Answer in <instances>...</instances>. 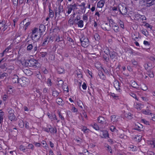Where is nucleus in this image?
<instances>
[{"label": "nucleus", "instance_id": "18", "mask_svg": "<svg viewBox=\"0 0 155 155\" xmlns=\"http://www.w3.org/2000/svg\"><path fill=\"white\" fill-rule=\"evenodd\" d=\"M111 11L112 13H114L115 14H117L119 12L118 10V5L117 6H114L110 8Z\"/></svg>", "mask_w": 155, "mask_h": 155}, {"label": "nucleus", "instance_id": "16", "mask_svg": "<svg viewBox=\"0 0 155 155\" xmlns=\"http://www.w3.org/2000/svg\"><path fill=\"white\" fill-rule=\"evenodd\" d=\"M117 53L114 51L111 52L109 54L110 59L114 60V61H115V59L117 58Z\"/></svg>", "mask_w": 155, "mask_h": 155}, {"label": "nucleus", "instance_id": "40", "mask_svg": "<svg viewBox=\"0 0 155 155\" xmlns=\"http://www.w3.org/2000/svg\"><path fill=\"white\" fill-rule=\"evenodd\" d=\"M50 132L51 133H56L57 130L56 128L51 127L49 128Z\"/></svg>", "mask_w": 155, "mask_h": 155}, {"label": "nucleus", "instance_id": "64", "mask_svg": "<svg viewBox=\"0 0 155 155\" xmlns=\"http://www.w3.org/2000/svg\"><path fill=\"white\" fill-rule=\"evenodd\" d=\"M63 40V39L62 38H61V39H60V36L59 35L58 36L56 39V41L59 42L60 41H61Z\"/></svg>", "mask_w": 155, "mask_h": 155}, {"label": "nucleus", "instance_id": "54", "mask_svg": "<svg viewBox=\"0 0 155 155\" xmlns=\"http://www.w3.org/2000/svg\"><path fill=\"white\" fill-rule=\"evenodd\" d=\"M132 64L134 66H137L138 64L137 62L135 61L134 59H133L131 61Z\"/></svg>", "mask_w": 155, "mask_h": 155}, {"label": "nucleus", "instance_id": "2", "mask_svg": "<svg viewBox=\"0 0 155 155\" xmlns=\"http://www.w3.org/2000/svg\"><path fill=\"white\" fill-rule=\"evenodd\" d=\"M77 4L75 3H72V4H68L67 6V12L68 15H66V13L65 14L66 16H68L69 15L71 12L72 11H74L77 9Z\"/></svg>", "mask_w": 155, "mask_h": 155}, {"label": "nucleus", "instance_id": "27", "mask_svg": "<svg viewBox=\"0 0 155 155\" xmlns=\"http://www.w3.org/2000/svg\"><path fill=\"white\" fill-rule=\"evenodd\" d=\"M105 147L107 148L106 150L107 151L110 152L111 154L112 153V150L110 146L107 144H105Z\"/></svg>", "mask_w": 155, "mask_h": 155}, {"label": "nucleus", "instance_id": "22", "mask_svg": "<svg viewBox=\"0 0 155 155\" xmlns=\"http://www.w3.org/2000/svg\"><path fill=\"white\" fill-rule=\"evenodd\" d=\"M49 37L48 36L46 37L44 39V41L42 43L41 46H44L48 45V43Z\"/></svg>", "mask_w": 155, "mask_h": 155}, {"label": "nucleus", "instance_id": "35", "mask_svg": "<svg viewBox=\"0 0 155 155\" xmlns=\"http://www.w3.org/2000/svg\"><path fill=\"white\" fill-rule=\"evenodd\" d=\"M118 23L121 28L123 29H124V23L122 21L120 20H119L118 21Z\"/></svg>", "mask_w": 155, "mask_h": 155}, {"label": "nucleus", "instance_id": "3", "mask_svg": "<svg viewBox=\"0 0 155 155\" xmlns=\"http://www.w3.org/2000/svg\"><path fill=\"white\" fill-rule=\"evenodd\" d=\"M7 111L8 113V119L11 121L15 120L16 117L14 114V110L12 108L9 107Z\"/></svg>", "mask_w": 155, "mask_h": 155}, {"label": "nucleus", "instance_id": "14", "mask_svg": "<svg viewBox=\"0 0 155 155\" xmlns=\"http://www.w3.org/2000/svg\"><path fill=\"white\" fill-rule=\"evenodd\" d=\"M48 116L49 118L51 120H56L57 123L59 122L60 120L58 119L56 115L55 114L53 115L51 114L50 113L48 114Z\"/></svg>", "mask_w": 155, "mask_h": 155}, {"label": "nucleus", "instance_id": "7", "mask_svg": "<svg viewBox=\"0 0 155 155\" xmlns=\"http://www.w3.org/2000/svg\"><path fill=\"white\" fill-rule=\"evenodd\" d=\"M134 17L135 20L139 21L146 20V18L145 16L141 15L139 14H135L134 15Z\"/></svg>", "mask_w": 155, "mask_h": 155}, {"label": "nucleus", "instance_id": "46", "mask_svg": "<svg viewBox=\"0 0 155 155\" xmlns=\"http://www.w3.org/2000/svg\"><path fill=\"white\" fill-rule=\"evenodd\" d=\"M81 130L85 133H88L89 130L88 129H87L86 127H84L81 129Z\"/></svg>", "mask_w": 155, "mask_h": 155}, {"label": "nucleus", "instance_id": "62", "mask_svg": "<svg viewBox=\"0 0 155 155\" xmlns=\"http://www.w3.org/2000/svg\"><path fill=\"white\" fill-rule=\"evenodd\" d=\"M83 19L84 20L87 21L88 20V17L87 15H86V14L83 15Z\"/></svg>", "mask_w": 155, "mask_h": 155}, {"label": "nucleus", "instance_id": "36", "mask_svg": "<svg viewBox=\"0 0 155 155\" xmlns=\"http://www.w3.org/2000/svg\"><path fill=\"white\" fill-rule=\"evenodd\" d=\"M26 146H24L22 145H21L19 146V149L20 150L23 151L24 152H26V149H27Z\"/></svg>", "mask_w": 155, "mask_h": 155}, {"label": "nucleus", "instance_id": "43", "mask_svg": "<svg viewBox=\"0 0 155 155\" xmlns=\"http://www.w3.org/2000/svg\"><path fill=\"white\" fill-rule=\"evenodd\" d=\"M111 52V51H110L109 48L107 47L105 48L104 52L107 55H108L109 54H110Z\"/></svg>", "mask_w": 155, "mask_h": 155}, {"label": "nucleus", "instance_id": "24", "mask_svg": "<svg viewBox=\"0 0 155 155\" xmlns=\"http://www.w3.org/2000/svg\"><path fill=\"white\" fill-rule=\"evenodd\" d=\"M8 76V74L6 73H0V80L5 79Z\"/></svg>", "mask_w": 155, "mask_h": 155}, {"label": "nucleus", "instance_id": "34", "mask_svg": "<svg viewBox=\"0 0 155 155\" xmlns=\"http://www.w3.org/2000/svg\"><path fill=\"white\" fill-rule=\"evenodd\" d=\"M98 75L103 80H105V79L106 77L102 71H99L98 73Z\"/></svg>", "mask_w": 155, "mask_h": 155}, {"label": "nucleus", "instance_id": "44", "mask_svg": "<svg viewBox=\"0 0 155 155\" xmlns=\"http://www.w3.org/2000/svg\"><path fill=\"white\" fill-rule=\"evenodd\" d=\"M92 127L95 129L96 130H99V127L97 124L94 123L93 124L91 125Z\"/></svg>", "mask_w": 155, "mask_h": 155}, {"label": "nucleus", "instance_id": "9", "mask_svg": "<svg viewBox=\"0 0 155 155\" xmlns=\"http://www.w3.org/2000/svg\"><path fill=\"white\" fill-rule=\"evenodd\" d=\"M101 28L105 31H109L111 29V26L107 23H104L101 25Z\"/></svg>", "mask_w": 155, "mask_h": 155}, {"label": "nucleus", "instance_id": "53", "mask_svg": "<svg viewBox=\"0 0 155 155\" xmlns=\"http://www.w3.org/2000/svg\"><path fill=\"white\" fill-rule=\"evenodd\" d=\"M7 66V64L6 63H4L0 65V68L2 69H5L6 68Z\"/></svg>", "mask_w": 155, "mask_h": 155}, {"label": "nucleus", "instance_id": "17", "mask_svg": "<svg viewBox=\"0 0 155 155\" xmlns=\"http://www.w3.org/2000/svg\"><path fill=\"white\" fill-rule=\"evenodd\" d=\"M24 72L27 76H30L32 75L33 74V72L31 71L28 68H27L24 69L23 70Z\"/></svg>", "mask_w": 155, "mask_h": 155}, {"label": "nucleus", "instance_id": "38", "mask_svg": "<svg viewBox=\"0 0 155 155\" xmlns=\"http://www.w3.org/2000/svg\"><path fill=\"white\" fill-rule=\"evenodd\" d=\"M143 114L147 115H151L152 114L150 110H143Z\"/></svg>", "mask_w": 155, "mask_h": 155}, {"label": "nucleus", "instance_id": "19", "mask_svg": "<svg viewBox=\"0 0 155 155\" xmlns=\"http://www.w3.org/2000/svg\"><path fill=\"white\" fill-rule=\"evenodd\" d=\"M146 2L147 7H149L155 4V0H148Z\"/></svg>", "mask_w": 155, "mask_h": 155}, {"label": "nucleus", "instance_id": "28", "mask_svg": "<svg viewBox=\"0 0 155 155\" xmlns=\"http://www.w3.org/2000/svg\"><path fill=\"white\" fill-rule=\"evenodd\" d=\"M75 23L78 25L79 27L82 28L84 26V22L82 20H80L78 22H75Z\"/></svg>", "mask_w": 155, "mask_h": 155}, {"label": "nucleus", "instance_id": "63", "mask_svg": "<svg viewBox=\"0 0 155 155\" xmlns=\"http://www.w3.org/2000/svg\"><path fill=\"white\" fill-rule=\"evenodd\" d=\"M35 64L34 67L35 68H39V67H40V63L38 62L37 61V62L35 63Z\"/></svg>", "mask_w": 155, "mask_h": 155}, {"label": "nucleus", "instance_id": "45", "mask_svg": "<svg viewBox=\"0 0 155 155\" xmlns=\"http://www.w3.org/2000/svg\"><path fill=\"white\" fill-rule=\"evenodd\" d=\"M59 93L58 92L54 90L53 91L52 95L54 97H57L59 95Z\"/></svg>", "mask_w": 155, "mask_h": 155}, {"label": "nucleus", "instance_id": "41", "mask_svg": "<svg viewBox=\"0 0 155 155\" xmlns=\"http://www.w3.org/2000/svg\"><path fill=\"white\" fill-rule=\"evenodd\" d=\"M19 125L21 128H23L24 126L25 122H24L23 120H19Z\"/></svg>", "mask_w": 155, "mask_h": 155}, {"label": "nucleus", "instance_id": "21", "mask_svg": "<svg viewBox=\"0 0 155 155\" xmlns=\"http://www.w3.org/2000/svg\"><path fill=\"white\" fill-rule=\"evenodd\" d=\"M120 84L119 82L117 81H115L114 83V87L117 91H120Z\"/></svg>", "mask_w": 155, "mask_h": 155}, {"label": "nucleus", "instance_id": "56", "mask_svg": "<svg viewBox=\"0 0 155 155\" xmlns=\"http://www.w3.org/2000/svg\"><path fill=\"white\" fill-rule=\"evenodd\" d=\"M141 121L142 122H143L144 124H145L147 125H149V121L146 120L144 119H142L141 120Z\"/></svg>", "mask_w": 155, "mask_h": 155}, {"label": "nucleus", "instance_id": "42", "mask_svg": "<svg viewBox=\"0 0 155 155\" xmlns=\"http://www.w3.org/2000/svg\"><path fill=\"white\" fill-rule=\"evenodd\" d=\"M94 37L95 40L98 41L100 38L99 35L97 33H96L94 35Z\"/></svg>", "mask_w": 155, "mask_h": 155}, {"label": "nucleus", "instance_id": "32", "mask_svg": "<svg viewBox=\"0 0 155 155\" xmlns=\"http://www.w3.org/2000/svg\"><path fill=\"white\" fill-rule=\"evenodd\" d=\"M57 71L59 74H61L64 73L65 70L63 68L59 67L58 68Z\"/></svg>", "mask_w": 155, "mask_h": 155}, {"label": "nucleus", "instance_id": "20", "mask_svg": "<svg viewBox=\"0 0 155 155\" xmlns=\"http://www.w3.org/2000/svg\"><path fill=\"white\" fill-rule=\"evenodd\" d=\"M105 2V0H100L97 3V7L102 8L104 5Z\"/></svg>", "mask_w": 155, "mask_h": 155}, {"label": "nucleus", "instance_id": "48", "mask_svg": "<svg viewBox=\"0 0 155 155\" xmlns=\"http://www.w3.org/2000/svg\"><path fill=\"white\" fill-rule=\"evenodd\" d=\"M141 104L139 103H137L136 105H135V107L137 109L140 110L141 109Z\"/></svg>", "mask_w": 155, "mask_h": 155}, {"label": "nucleus", "instance_id": "25", "mask_svg": "<svg viewBox=\"0 0 155 155\" xmlns=\"http://www.w3.org/2000/svg\"><path fill=\"white\" fill-rule=\"evenodd\" d=\"M108 21H109V25H110L111 26V27H112L113 26H114L115 25H116V24L115 23V22L114 21V20L111 19V18H108Z\"/></svg>", "mask_w": 155, "mask_h": 155}, {"label": "nucleus", "instance_id": "33", "mask_svg": "<svg viewBox=\"0 0 155 155\" xmlns=\"http://www.w3.org/2000/svg\"><path fill=\"white\" fill-rule=\"evenodd\" d=\"M125 117L129 119H131L132 117V115L130 113H126L124 114Z\"/></svg>", "mask_w": 155, "mask_h": 155}, {"label": "nucleus", "instance_id": "26", "mask_svg": "<svg viewBox=\"0 0 155 155\" xmlns=\"http://www.w3.org/2000/svg\"><path fill=\"white\" fill-rule=\"evenodd\" d=\"M56 101L57 103L60 105L62 106L63 104V100L61 98L58 97L57 98Z\"/></svg>", "mask_w": 155, "mask_h": 155}, {"label": "nucleus", "instance_id": "1", "mask_svg": "<svg viewBox=\"0 0 155 155\" xmlns=\"http://www.w3.org/2000/svg\"><path fill=\"white\" fill-rule=\"evenodd\" d=\"M118 10L119 12L122 15L127 14L128 9L127 5L124 3L118 5Z\"/></svg>", "mask_w": 155, "mask_h": 155}, {"label": "nucleus", "instance_id": "55", "mask_svg": "<svg viewBox=\"0 0 155 155\" xmlns=\"http://www.w3.org/2000/svg\"><path fill=\"white\" fill-rule=\"evenodd\" d=\"M110 95L115 99H116L117 98H118V96L114 93H110Z\"/></svg>", "mask_w": 155, "mask_h": 155}, {"label": "nucleus", "instance_id": "10", "mask_svg": "<svg viewBox=\"0 0 155 155\" xmlns=\"http://www.w3.org/2000/svg\"><path fill=\"white\" fill-rule=\"evenodd\" d=\"M41 36V35H40V34L39 35L38 34H31V37L33 41L36 42L40 39Z\"/></svg>", "mask_w": 155, "mask_h": 155}, {"label": "nucleus", "instance_id": "15", "mask_svg": "<svg viewBox=\"0 0 155 155\" xmlns=\"http://www.w3.org/2000/svg\"><path fill=\"white\" fill-rule=\"evenodd\" d=\"M45 27L44 25L41 24L39 27V33L40 35H42L43 33L45 31Z\"/></svg>", "mask_w": 155, "mask_h": 155}, {"label": "nucleus", "instance_id": "23", "mask_svg": "<svg viewBox=\"0 0 155 155\" xmlns=\"http://www.w3.org/2000/svg\"><path fill=\"white\" fill-rule=\"evenodd\" d=\"M113 30L114 32L117 33L120 31V29L118 25L116 24V25L113 26L111 28Z\"/></svg>", "mask_w": 155, "mask_h": 155}, {"label": "nucleus", "instance_id": "50", "mask_svg": "<svg viewBox=\"0 0 155 155\" xmlns=\"http://www.w3.org/2000/svg\"><path fill=\"white\" fill-rule=\"evenodd\" d=\"M12 2L15 6L17 7L18 5V0H12Z\"/></svg>", "mask_w": 155, "mask_h": 155}, {"label": "nucleus", "instance_id": "37", "mask_svg": "<svg viewBox=\"0 0 155 155\" xmlns=\"http://www.w3.org/2000/svg\"><path fill=\"white\" fill-rule=\"evenodd\" d=\"M6 21H7L4 19L0 20V25H1L2 27L6 25Z\"/></svg>", "mask_w": 155, "mask_h": 155}, {"label": "nucleus", "instance_id": "12", "mask_svg": "<svg viewBox=\"0 0 155 155\" xmlns=\"http://www.w3.org/2000/svg\"><path fill=\"white\" fill-rule=\"evenodd\" d=\"M19 78L18 77L17 75L14 74L12 76L11 81L14 84H18Z\"/></svg>", "mask_w": 155, "mask_h": 155}, {"label": "nucleus", "instance_id": "57", "mask_svg": "<svg viewBox=\"0 0 155 155\" xmlns=\"http://www.w3.org/2000/svg\"><path fill=\"white\" fill-rule=\"evenodd\" d=\"M81 19V17L80 15H78L76 17V18L74 20V22H77L78 20H80Z\"/></svg>", "mask_w": 155, "mask_h": 155}, {"label": "nucleus", "instance_id": "51", "mask_svg": "<svg viewBox=\"0 0 155 155\" xmlns=\"http://www.w3.org/2000/svg\"><path fill=\"white\" fill-rule=\"evenodd\" d=\"M107 55H103V58L104 60L106 62H108L109 60V57L108 56L107 57Z\"/></svg>", "mask_w": 155, "mask_h": 155}, {"label": "nucleus", "instance_id": "8", "mask_svg": "<svg viewBox=\"0 0 155 155\" xmlns=\"http://www.w3.org/2000/svg\"><path fill=\"white\" fill-rule=\"evenodd\" d=\"M37 60L34 59L28 60L27 61L25 62V65L26 66L34 67L35 64Z\"/></svg>", "mask_w": 155, "mask_h": 155}, {"label": "nucleus", "instance_id": "39", "mask_svg": "<svg viewBox=\"0 0 155 155\" xmlns=\"http://www.w3.org/2000/svg\"><path fill=\"white\" fill-rule=\"evenodd\" d=\"M38 28H35L32 30L31 34H38Z\"/></svg>", "mask_w": 155, "mask_h": 155}, {"label": "nucleus", "instance_id": "52", "mask_svg": "<svg viewBox=\"0 0 155 155\" xmlns=\"http://www.w3.org/2000/svg\"><path fill=\"white\" fill-rule=\"evenodd\" d=\"M58 116L62 120L64 121L65 120L64 118V117L62 115L61 112L59 111L58 113Z\"/></svg>", "mask_w": 155, "mask_h": 155}, {"label": "nucleus", "instance_id": "13", "mask_svg": "<svg viewBox=\"0 0 155 155\" xmlns=\"http://www.w3.org/2000/svg\"><path fill=\"white\" fill-rule=\"evenodd\" d=\"M97 120L99 123L101 124H107V122L106 119L103 117H99L97 118Z\"/></svg>", "mask_w": 155, "mask_h": 155}, {"label": "nucleus", "instance_id": "59", "mask_svg": "<svg viewBox=\"0 0 155 155\" xmlns=\"http://www.w3.org/2000/svg\"><path fill=\"white\" fill-rule=\"evenodd\" d=\"M141 31L142 34L145 35L146 36H147V35H148V32L146 30H142Z\"/></svg>", "mask_w": 155, "mask_h": 155}, {"label": "nucleus", "instance_id": "58", "mask_svg": "<svg viewBox=\"0 0 155 155\" xmlns=\"http://www.w3.org/2000/svg\"><path fill=\"white\" fill-rule=\"evenodd\" d=\"M30 24V22H27L24 26V30L25 31L28 27V26Z\"/></svg>", "mask_w": 155, "mask_h": 155}, {"label": "nucleus", "instance_id": "61", "mask_svg": "<svg viewBox=\"0 0 155 155\" xmlns=\"http://www.w3.org/2000/svg\"><path fill=\"white\" fill-rule=\"evenodd\" d=\"M25 127L27 129H29V123L25 121Z\"/></svg>", "mask_w": 155, "mask_h": 155}, {"label": "nucleus", "instance_id": "47", "mask_svg": "<svg viewBox=\"0 0 155 155\" xmlns=\"http://www.w3.org/2000/svg\"><path fill=\"white\" fill-rule=\"evenodd\" d=\"M2 28L1 27H0V30H1L2 31H3V32H4L8 28V26L7 25H6L2 27Z\"/></svg>", "mask_w": 155, "mask_h": 155}, {"label": "nucleus", "instance_id": "4", "mask_svg": "<svg viewBox=\"0 0 155 155\" xmlns=\"http://www.w3.org/2000/svg\"><path fill=\"white\" fill-rule=\"evenodd\" d=\"M18 84L22 87H25L28 83V79L27 78L25 77H21L19 78Z\"/></svg>", "mask_w": 155, "mask_h": 155}, {"label": "nucleus", "instance_id": "49", "mask_svg": "<svg viewBox=\"0 0 155 155\" xmlns=\"http://www.w3.org/2000/svg\"><path fill=\"white\" fill-rule=\"evenodd\" d=\"M33 47L32 45L31 44H29L27 47V50L28 51H30L32 49Z\"/></svg>", "mask_w": 155, "mask_h": 155}, {"label": "nucleus", "instance_id": "11", "mask_svg": "<svg viewBox=\"0 0 155 155\" xmlns=\"http://www.w3.org/2000/svg\"><path fill=\"white\" fill-rule=\"evenodd\" d=\"M134 129L139 131H141L143 130V126L141 124L137 122L135 124Z\"/></svg>", "mask_w": 155, "mask_h": 155}, {"label": "nucleus", "instance_id": "60", "mask_svg": "<svg viewBox=\"0 0 155 155\" xmlns=\"http://www.w3.org/2000/svg\"><path fill=\"white\" fill-rule=\"evenodd\" d=\"M141 136H139L138 137H136L135 138V139H136V140L138 142H140V141H141Z\"/></svg>", "mask_w": 155, "mask_h": 155}, {"label": "nucleus", "instance_id": "6", "mask_svg": "<svg viewBox=\"0 0 155 155\" xmlns=\"http://www.w3.org/2000/svg\"><path fill=\"white\" fill-rule=\"evenodd\" d=\"M64 11L63 7L61 5L58 6V8H56L55 10V17L58 15V17L61 16V13L63 12Z\"/></svg>", "mask_w": 155, "mask_h": 155}, {"label": "nucleus", "instance_id": "30", "mask_svg": "<svg viewBox=\"0 0 155 155\" xmlns=\"http://www.w3.org/2000/svg\"><path fill=\"white\" fill-rule=\"evenodd\" d=\"M111 120L112 122H116L117 121V118L115 115H112L111 116Z\"/></svg>", "mask_w": 155, "mask_h": 155}, {"label": "nucleus", "instance_id": "29", "mask_svg": "<svg viewBox=\"0 0 155 155\" xmlns=\"http://www.w3.org/2000/svg\"><path fill=\"white\" fill-rule=\"evenodd\" d=\"M103 133V137L106 138L107 137H109V134L108 131L106 130H104L102 131Z\"/></svg>", "mask_w": 155, "mask_h": 155}, {"label": "nucleus", "instance_id": "5", "mask_svg": "<svg viewBox=\"0 0 155 155\" xmlns=\"http://www.w3.org/2000/svg\"><path fill=\"white\" fill-rule=\"evenodd\" d=\"M81 45L83 47L85 48L89 45L88 39L85 37H83L80 39Z\"/></svg>", "mask_w": 155, "mask_h": 155}, {"label": "nucleus", "instance_id": "31", "mask_svg": "<svg viewBox=\"0 0 155 155\" xmlns=\"http://www.w3.org/2000/svg\"><path fill=\"white\" fill-rule=\"evenodd\" d=\"M49 17L52 18L54 16V13L53 11L51 10L50 8H49Z\"/></svg>", "mask_w": 155, "mask_h": 155}]
</instances>
